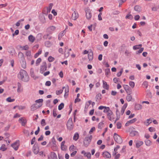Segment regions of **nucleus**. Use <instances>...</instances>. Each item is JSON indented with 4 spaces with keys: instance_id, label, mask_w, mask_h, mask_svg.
I'll return each instance as SVG.
<instances>
[{
    "instance_id": "1",
    "label": "nucleus",
    "mask_w": 159,
    "mask_h": 159,
    "mask_svg": "<svg viewBox=\"0 0 159 159\" xmlns=\"http://www.w3.org/2000/svg\"><path fill=\"white\" fill-rule=\"evenodd\" d=\"M18 79H21L25 82H27L29 80V76L26 71L21 70L19 72L17 76Z\"/></svg>"
},
{
    "instance_id": "2",
    "label": "nucleus",
    "mask_w": 159,
    "mask_h": 159,
    "mask_svg": "<svg viewBox=\"0 0 159 159\" xmlns=\"http://www.w3.org/2000/svg\"><path fill=\"white\" fill-rule=\"evenodd\" d=\"M93 137L92 135H90L89 137H86L83 141V144L84 146L87 147L89 144L92 139Z\"/></svg>"
},
{
    "instance_id": "3",
    "label": "nucleus",
    "mask_w": 159,
    "mask_h": 159,
    "mask_svg": "<svg viewBox=\"0 0 159 159\" xmlns=\"http://www.w3.org/2000/svg\"><path fill=\"white\" fill-rule=\"evenodd\" d=\"M66 126L67 129L70 130L73 129L74 125L71 118H70L68 119L67 122Z\"/></svg>"
},
{
    "instance_id": "4",
    "label": "nucleus",
    "mask_w": 159,
    "mask_h": 159,
    "mask_svg": "<svg viewBox=\"0 0 159 159\" xmlns=\"http://www.w3.org/2000/svg\"><path fill=\"white\" fill-rule=\"evenodd\" d=\"M84 10L86 13V16L87 19L88 20H90L92 16L91 10L89 7H87L85 8Z\"/></svg>"
},
{
    "instance_id": "5",
    "label": "nucleus",
    "mask_w": 159,
    "mask_h": 159,
    "mask_svg": "<svg viewBox=\"0 0 159 159\" xmlns=\"http://www.w3.org/2000/svg\"><path fill=\"white\" fill-rule=\"evenodd\" d=\"M114 138L115 141L118 143L120 144L122 142V139L121 137L116 133L114 134Z\"/></svg>"
},
{
    "instance_id": "6",
    "label": "nucleus",
    "mask_w": 159,
    "mask_h": 159,
    "mask_svg": "<svg viewBox=\"0 0 159 159\" xmlns=\"http://www.w3.org/2000/svg\"><path fill=\"white\" fill-rule=\"evenodd\" d=\"M47 65L46 61H43L42 65L40 66V73L43 74V72L47 70Z\"/></svg>"
},
{
    "instance_id": "7",
    "label": "nucleus",
    "mask_w": 159,
    "mask_h": 159,
    "mask_svg": "<svg viewBox=\"0 0 159 159\" xmlns=\"http://www.w3.org/2000/svg\"><path fill=\"white\" fill-rule=\"evenodd\" d=\"M19 141L17 140L11 144V146L15 151L18 150L19 146Z\"/></svg>"
},
{
    "instance_id": "8",
    "label": "nucleus",
    "mask_w": 159,
    "mask_h": 159,
    "mask_svg": "<svg viewBox=\"0 0 159 159\" xmlns=\"http://www.w3.org/2000/svg\"><path fill=\"white\" fill-rule=\"evenodd\" d=\"M8 51L11 56H13L16 53V51L15 49L12 47L8 48Z\"/></svg>"
},
{
    "instance_id": "9",
    "label": "nucleus",
    "mask_w": 159,
    "mask_h": 159,
    "mask_svg": "<svg viewBox=\"0 0 159 159\" xmlns=\"http://www.w3.org/2000/svg\"><path fill=\"white\" fill-rule=\"evenodd\" d=\"M103 157L108 158H110L111 157V155L110 153L107 151H105L102 153Z\"/></svg>"
},
{
    "instance_id": "10",
    "label": "nucleus",
    "mask_w": 159,
    "mask_h": 159,
    "mask_svg": "<svg viewBox=\"0 0 159 159\" xmlns=\"http://www.w3.org/2000/svg\"><path fill=\"white\" fill-rule=\"evenodd\" d=\"M33 151L35 154L38 153L39 151V148L37 145L34 144L33 148Z\"/></svg>"
},
{
    "instance_id": "11",
    "label": "nucleus",
    "mask_w": 159,
    "mask_h": 159,
    "mask_svg": "<svg viewBox=\"0 0 159 159\" xmlns=\"http://www.w3.org/2000/svg\"><path fill=\"white\" fill-rule=\"evenodd\" d=\"M18 58L20 61L25 60L24 54L21 52L18 53Z\"/></svg>"
},
{
    "instance_id": "12",
    "label": "nucleus",
    "mask_w": 159,
    "mask_h": 159,
    "mask_svg": "<svg viewBox=\"0 0 159 159\" xmlns=\"http://www.w3.org/2000/svg\"><path fill=\"white\" fill-rule=\"evenodd\" d=\"M20 123L21 125L24 126L26 123V120L25 119H24L23 117H21L18 120Z\"/></svg>"
},
{
    "instance_id": "13",
    "label": "nucleus",
    "mask_w": 159,
    "mask_h": 159,
    "mask_svg": "<svg viewBox=\"0 0 159 159\" xmlns=\"http://www.w3.org/2000/svg\"><path fill=\"white\" fill-rule=\"evenodd\" d=\"M56 29V27L54 26H51L48 28L47 29V31L49 33H51L53 31H54Z\"/></svg>"
},
{
    "instance_id": "14",
    "label": "nucleus",
    "mask_w": 159,
    "mask_h": 159,
    "mask_svg": "<svg viewBox=\"0 0 159 159\" xmlns=\"http://www.w3.org/2000/svg\"><path fill=\"white\" fill-rule=\"evenodd\" d=\"M130 136L132 137L134 136H138L139 135V133L136 131H132L130 132Z\"/></svg>"
},
{
    "instance_id": "15",
    "label": "nucleus",
    "mask_w": 159,
    "mask_h": 159,
    "mask_svg": "<svg viewBox=\"0 0 159 159\" xmlns=\"http://www.w3.org/2000/svg\"><path fill=\"white\" fill-rule=\"evenodd\" d=\"M102 82L103 88L107 90H108L109 88V85L107 84V82L104 80H102Z\"/></svg>"
},
{
    "instance_id": "16",
    "label": "nucleus",
    "mask_w": 159,
    "mask_h": 159,
    "mask_svg": "<svg viewBox=\"0 0 159 159\" xmlns=\"http://www.w3.org/2000/svg\"><path fill=\"white\" fill-rule=\"evenodd\" d=\"M20 61L21 64V66L24 69L26 67V62L25 60H24L21 61Z\"/></svg>"
},
{
    "instance_id": "17",
    "label": "nucleus",
    "mask_w": 159,
    "mask_h": 159,
    "mask_svg": "<svg viewBox=\"0 0 159 159\" xmlns=\"http://www.w3.org/2000/svg\"><path fill=\"white\" fill-rule=\"evenodd\" d=\"M143 143V141H136V147L137 148H139Z\"/></svg>"
},
{
    "instance_id": "18",
    "label": "nucleus",
    "mask_w": 159,
    "mask_h": 159,
    "mask_svg": "<svg viewBox=\"0 0 159 159\" xmlns=\"http://www.w3.org/2000/svg\"><path fill=\"white\" fill-rule=\"evenodd\" d=\"M142 108V106L140 104H135L134 106L135 110H139Z\"/></svg>"
},
{
    "instance_id": "19",
    "label": "nucleus",
    "mask_w": 159,
    "mask_h": 159,
    "mask_svg": "<svg viewBox=\"0 0 159 159\" xmlns=\"http://www.w3.org/2000/svg\"><path fill=\"white\" fill-rule=\"evenodd\" d=\"M35 105H37V104L36 103L33 104L30 107L31 111H34L39 108V106H38L39 107H36L35 106Z\"/></svg>"
},
{
    "instance_id": "20",
    "label": "nucleus",
    "mask_w": 159,
    "mask_h": 159,
    "mask_svg": "<svg viewBox=\"0 0 159 159\" xmlns=\"http://www.w3.org/2000/svg\"><path fill=\"white\" fill-rule=\"evenodd\" d=\"M51 157L52 159H57V155L54 152H51Z\"/></svg>"
},
{
    "instance_id": "21",
    "label": "nucleus",
    "mask_w": 159,
    "mask_h": 159,
    "mask_svg": "<svg viewBox=\"0 0 159 159\" xmlns=\"http://www.w3.org/2000/svg\"><path fill=\"white\" fill-rule=\"evenodd\" d=\"M93 52H90L88 54V58L89 61H92L93 58Z\"/></svg>"
},
{
    "instance_id": "22",
    "label": "nucleus",
    "mask_w": 159,
    "mask_h": 159,
    "mask_svg": "<svg viewBox=\"0 0 159 159\" xmlns=\"http://www.w3.org/2000/svg\"><path fill=\"white\" fill-rule=\"evenodd\" d=\"M134 9L135 11L139 12L141 11V7L139 5H136L134 6Z\"/></svg>"
},
{
    "instance_id": "23",
    "label": "nucleus",
    "mask_w": 159,
    "mask_h": 159,
    "mask_svg": "<svg viewBox=\"0 0 159 159\" xmlns=\"http://www.w3.org/2000/svg\"><path fill=\"white\" fill-rule=\"evenodd\" d=\"M144 142L146 145L147 146H149L152 144V142L148 139L145 140L144 141Z\"/></svg>"
},
{
    "instance_id": "24",
    "label": "nucleus",
    "mask_w": 159,
    "mask_h": 159,
    "mask_svg": "<svg viewBox=\"0 0 159 159\" xmlns=\"http://www.w3.org/2000/svg\"><path fill=\"white\" fill-rule=\"evenodd\" d=\"M28 39L32 43L34 41L35 39L34 37L32 35H30L29 36Z\"/></svg>"
},
{
    "instance_id": "25",
    "label": "nucleus",
    "mask_w": 159,
    "mask_h": 159,
    "mask_svg": "<svg viewBox=\"0 0 159 159\" xmlns=\"http://www.w3.org/2000/svg\"><path fill=\"white\" fill-rule=\"evenodd\" d=\"M79 134L78 133H75L73 137V139L75 141H77L79 139Z\"/></svg>"
},
{
    "instance_id": "26",
    "label": "nucleus",
    "mask_w": 159,
    "mask_h": 159,
    "mask_svg": "<svg viewBox=\"0 0 159 159\" xmlns=\"http://www.w3.org/2000/svg\"><path fill=\"white\" fill-rule=\"evenodd\" d=\"M53 5V4L52 3H50L49 4L48 7L47 8L48 13L50 12Z\"/></svg>"
},
{
    "instance_id": "27",
    "label": "nucleus",
    "mask_w": 159,
    "mask_h": 159,
    "mask_svg": "<svg viewBox=\"0 0 159 159\" xmlns=\"http://www.w3.org/2000/svg\"><path fill=\"white\" fill-rule=\"evenodd\" d=\"M42 52V50L39 49V50L38 52L35 54V55H34V57L35 58H37L38 57V56H39V55Z\"/></svg>"
},
{
    "instance_id": "28",
    "label": "nucleus",
    "mask_w": 159,
    "mask_h": 159,
    "mask_svg": "<svg viewBox=\"0 0 159 159\" xmlns=\"http://www.w3.org/2000/svg\"><path fill=\"white\" fill-rule=\"evenodd\" d=\"M125 18L126 19L132 20L133 18V16L132 15L128 14L126 16Z\"/></svg>"
},
{
    "instance_id": "29",
    "label": "nucleus",
    "mask_w": 159,
    "mask_h": 159,
    "mask_svg": "<svg viewBox=\"0 0 159 159\" xmlns=\"http://www.w3.org/2000/svg\"><path fill=\"white\" fill-rule=\"evenodd\" d=\"M72 19L73 20H76V19L78 18V15L77 14V15H76V13L75 11L74 12V13H73L72 14Z\"/></svg>"
},
{
    "instance_id": "30",
    "label": "nucleus",
    "mask_w": 159,
    "mask_h": 159,
    "mask_svg": "<svg viewBox=\"0 0 159 159\" xmlns=\"http://www.w3.org/2000/svg\"><path fill=\"white\" fill-rule=\"evenodd\" d=\"M5 145L4 144H2L0 148V150H2V151H5L7 149V148L5 147Z\"/></svg>"
},
{
    "instance_id": "31",
    "label": "nucleus",
    "mask_w": 159,
    "mask_h": 159,
    "mask_svg": "<svg viewBox=\"0 0 159 159\" xmlns=\"http://www.w3.org/2000/svg\"><path fill=\"white\" fill-rule=\"evenodd\" d=\"M64 103L63 102L61 103L58 106V109L59 110H62L64 107Z\"/></svg>"
},
{
    "instance_id": "32",
    "label": "nucleus",
    "mask_w": 159,
    "mask_h": 159,
    "mask_svg": "<svg viewBox=\"0 0 159 159\" xmlns=\"http://www.w3.org/2000/svg\"><path fill=\"white\" fill-rule=\"evenodd\" d=\"M105 75L107 77H108V74L110 73V71L109 68H107L105 69Z\"/></svg>"
},
{
    "instance_id": "33",
    "label": "nucleus",
    "mask_w": 159,
    "mask_h": 159,
    "mask_svg": "<svg viewBox=\"0 0 159 159\" xmlns=\"http://www.w3.org/2000/svg\"><path fill=\"white\" fill-rule=\"evenodd\" d=\"M25 55H26L27 57V59H29V57L30 58L31 56V52H30V51H27L26 52Z\"/></svg>"
},
{
    "instance_id": "34",
    "label": "nucleus",
    "mask_w": 159,
    "mask_h": 159,
    "mask_svg": "<svg viewBox=\"0 0 159 159\" xmlns=\"http://www.w3.org/2000/svg\"><path fill=\"white\" fill-rule=\"evenodd\" d=\"M102 95L100 93H99L96 95L95 98L96 99V101H97V100H100L101 99Z\"/></svg>"
},
{
    "instance_id": "35",
    "label": "nucleus",
    "mask_w": 159,
    "mask_h": 159,
    "mask_svg": "<svg viewBox=\"0 0 159 159\" xmlns=\"http://www.w3.org/2000/svg\"><path fill=\"white\" fill-rule=\"evenodd\" d=\"M41 61H42V59H41V58H38L37 60L36 61V63H35L36 65V66H38L39 65V63Z\"/></svg>"
},
{
    "instance_id": "36",
    "label": "nucleus",
    "mask_w": 159,
    "mask_h": 159,
    "mask_svg": "<svg viewBox=\"0 0 159 159\" xmlns=\"http://www.w3.org/2000/svg\"><path fill=\"white\" fill-rule=\"evenodd\" d=\"M6 101L8 102H12L15 100L14 99H11V97L7 98L6 99Z\"/></svg>"
},
{
    "instance_id": "37",
    "label": "nucleus",
    "mask_w": 159,
    "mask_h": 159,
    "mask_svg": "<svg viewBox=\"0 0 159 159\" xmlns=\"http://www.w3.org/2000/svg\"><path fill=\"white\" fill-rule=\"evenodd\" d=\"M30 75L32 78H34L35 77L34 74V69L33 68H31L30 69Z\"/></svg>"
},
{
    "instance_id": "38",
    "label": "nucleus",
    "mask_w": 159,
    "mask_h": 159,
    "mask_svg": "<svg viewBox=\"0 0 159 159\" xmlns=\"http://www.w3.org/2000/svg\"><path fill=\"white\" fill-rule=\"evenodd\" d=\"M65 57H68L70 55V53L69 52V50H66L64 52Z\"/></svg>"
},
{
    "instance_id": "39",
    "label": "nucleus",
    "mask_w": 159,
    "mask_h": 159,
    "mask_svg": "<svg viewBox=\"0 0 159 159\" xmlns=\"http://www.w3.org/2000/svg\"><path fill=\"white\" fill-rule=\"evenodd\" d=\"M57 109L56 108H55L53 110V113L52 114L53 116L54 117H55L57 116Z\"/></svg>"
},
{
    "instance_id": "40",
    "label": "nucleus",
    "mask_w": 159,
    "mask_h": 159,
    "mask_svg": "<svg viewBox=\"0 0 159 159\" xmlns=\"http://www.w3.org/2000/svg\"><path fill=\"white\" fill-rule=\"evenodd\" d=\"M55 60L54 58L52 57L51 56H50L48 58V60L50 62H52Z\"/></svg>"
},
{
    "instance_id": "41",
    "label": "nucleus",
    "mask_w": 159,
    "mask_h": 159,
    "mask_svg": "<svg viewBox=\"0 0 159 159\" xmlns=\"http://www.w3.org/2000/svg\"><path fill=\"white\" fill-rule=\"evenodd\" d=\"M51 148L53 151H56L57 149V147L56 144H54L51 147Z\"/></svg>"
},
{
    "instance_id": "42",
    "label": "nucleus",
    "mask_w": 159,
    "mask_h": 159,
    "mask_svg": "<svg viewBox=\"0 0 159 159\" xmlns=\"http://www.w3.org/2000/svg\"><path fill=\"white\" fill-rule=\"evenodd\" d=\"M128 95H130L132 93V89L131 88H130L129 89L125 90Z\"/></svg>"
},
{
    "instance_id": "43",
    "label": "nucleus",
    "mask_w": 159,
    "mask_h": 159,
    "mask_svg": "<svg viewBox=\"0 0 159 159\" xmlns=\"http://www.w3.org/2000/svg\"><path fill=\"white\" fill-rule=\"evenodd\" d=\"M41 124L43 126L46 125V123L45 120L44 119H43L42 120L41 122Z\"/></svg>"
},
{
    "instance_id": "44",
    "label": "nucleus",
    "mask_w": 159,
    "mask_h": 159,
    "mask_svg": "<svg viewBox=\"0 0 159 159\" xmlns=\"http://www.w3.org/2000/svg\"><path fill=\"white\" fill-rule=\"evenodd\" d=\"M123 71V68L121 69L120 71L117 73V76L118 77H120L121 76V74H122Z\"/></svg>"
},
{
    "instance_id": "45",
    "label": "nucleus",
    "mask_w": 159,
    "mask_h": 159,
    "mask_svg": "<svg viewBox=\"0 0 159 159\" xmlns=\"http://www.w3.org/2000/svg\"><path fill=\"white\" fill-rule=\"evenodd\" d=\"M43 102V99H39L38 100H37L35 101V102L37 103H38L39 104H42V102Z\"/></svg>"
},
{
    "instance_id": "46",
    "label": "nucleus",
    "mask_w": 159,
    "mask_h": 159,
    "mask_svg": "<svg viewBox=\"0 0 159 159\" xmlns=\"http://www.w3.org/2000/svg\"><path fill=\"white\" fill-rule=\"evenodd\" d=\"M110 109L109 107H106L105 106L104 108L103 111L104 113H107L108 111H109Z\"/></svg>"
},
{
    "instance_id": "47",
    "label": "nucleus",
    "mask_w": 159,
    "mask_h": 159,
    "mask_svg": "<svg viewBox=\"0 0 159 159\" xmlns=\"http://www.w3.org/2000/svg\"><path fill=\"white\" fill-rule=\"evenodd\" d=\"M129 84L130 86L132 88H133L134 87L135 83L133 81H129Z\"/></svg>"
},
{
    "instance_id": "48",
    "label": "nucleus",
    "mask_w": 159,
    "mask_h": 159,
    "mask_svg": "<svg viewBox=\"0 0 159 159\" xmlns=\"http://www.w3.org/2000/svg\"><path fill=\"white\" fill-rule=\"evenodd\" d=\"M84 156L87 157L88 159H90L91 157V153L90 152H88L86 153V154Z\"/></svg>"
},
{
    "instance_id": "49",
    "label": "nucleus",
    "mask_w": 159,
    "mask_h": 159,
    "mask_svg": "<svg viewBox=\"0 0 159 159\" xmlns=\"http://www.w3.org/2000/svg\"><path fill=\"white\" fill-rule=\"evenodd\" d=\"M132 99V97L131 95H128L126 97V99L128 102L130 101Z\"/></svg>"
},
{
    "instance_id": "50",
    "label": "nucleus",
    "mask_w": 159,
    "mask_h": 159,
    "mask_svg": "<svg viewBox=\"0 0 159 159\" xmlns=\"http://www.w3.org/2000/svg\"><path fill=\"white\" fill-rule=\"evenodd\" d=\"M137 120V119L136 118H134L130 120H129L128 121H129V123L131 124H132V123H134V122H135Z\"/></svg>"
},
{
    "instance_id": "51",
    "label": "nucleus",
    "mask_w": 159,
    "mask_h": 159,
    "mask_svg": "<svg viewBox=\"0 0 159 159\" xmlns=\"http://www.w3.org/2000/svg\"><path fill=\"white\" fill-rule=\"evenodd\" d=\"M120 13V11H113L112 13L111 14V15H118Z\"/></svg>"
},
{
    "instance_id": "52",
    "label": "nucleus",
    "mask_w": 159,
    "mask_h": 159,
    "mask_svg": "<svg viewBox=\"0 0 159 159\" xmlns=\"http://www.w3.org/2000/svg\"><path fill=\"white\" fill-rule=\"evenodd\" d=\"M143 50H144V48H141L139 49V50L138 51H137L136 52V54H138L139 53H142V52L143 51Z\"/></svg>"
},
{
    "instance_id": "53",
    "label": "nucleus",
    "mask_w": 159,
    "mask_h": 159,
    "mask_svg": "<svg viewBox=\"0 0 159 159\" xmlns=\"http://www.w3.org/2000/svg\"><path fill=\"white\" fill-rule=\"evenodd\" d=\"M63 91V90L62 89H60L59 90H57L56 91V94L57 95H60L61 94Z\"/></svg>"
},
{
    "instance_id": "54",
    "label": "nucleus",
    "mask_w": 159,
    "mask_h": 159,
    "mask_svg": "<svg viewBox=\"0 0 159 159\" xmlns=\"http://www.w3.org/2000/svg\"><path fill=\"white\" fill-rule=\"evenodd\" d=\"M126 146H124L122 148L121 151L120 152L121 153H123L125 152H126Z\"/></svg>"
},
{
    "instance_id": "55",
    "label": "nucleus",
    "mask_w": 159,
    "mask_h": 159,
    "mask_svg": "<svg viewBox=\"0 0 159 159\" xmlns=\"http://www.w3.org/2000/svg\"><path fill=\"white\" fill-rule=\"evenodd\" d=\"M117 128L118 129H120L121 128V124L120 122H118L116 123Z\"/></svg>"
},
{
    "instance_id": "56",
    "label": "nucleus",
    "mask_w": 159,
    "mask_h": 159,
    "mask_svg": "<svg viewBox=\"0 0 159 159\" xmlns=\"http://www.w3.org/2000/svg\"><path fill=\"white\" fill-rule=\"evenodd\" d=\"M123 87L125 91L130 88L128 85L126 84L124 85Z\"/></svg>"
},
{
    "instance_id": "57",
    "label": "nucleus",
    "mask_w": 159,
    "mask_h": 159,
    "mask_svg": "<svg viewBox=\"0 0 159 159\" xmlns=\"http://www.w3.org/2000/svg\"><path fill=\"white\" fill-rule=\"evenodd\" d=\"M97 49L99 50H102V45H98L97 46Z\"/></svg>"
},
{
    "instance_id": "58",
    "label": "nucleus",
    "mask_w": 159,
    "mask_h": 159,
    "mask_svg": "<svg viewBox=\"0 0 159 159\" xmlns=\"http://www.w3.org/2000/svg\"><path fill=\"white\" fill-rule=\"evenodd\" d=\"M152 120L151 119H148L147 120V122L146 123V125L147 126L149 124H150L152 122Z\"/></svg>"
},
{
    "instance_id": "59",
    "label": "nucleus",
    "mask_w": 159,
    "mask_h": 159,
    "mask_svg": "<svg viewBox=\"0 0 159 159\" xmlns=\"http://www.w3.org/2000/svg\"><path fill=\"white\" fill-rule=\"evenodd\" d=\"M22 48L23 50H27L29 49V47L27 45L23 46Z\"/></svg>"
},
{
    "instance_id": "60",
    "label": "nucleus",
    "mask_w": 159,
    "mask_h": 159,
    "mask_svg": "<svg viewBox=\"0 0 159 159\" xmlns=\"http://www.w3.org/2000/svg\"><path fill=\"white\" fill-rule=\"evenodd\" d=\"M92 102V101L91 100H89L88 101V102H87L86 104L85 107H87L88 108L89 106L90 105L91 103Z\"/></svg>"
},
{
    "instance_id": "61",
    "label": "nucleus",
    "mask_w": 159,
    "mask_h": 159,
    "mask_svg": "<svg viewBox=\"0 0 159 159\" xmlns=\"http://www.w3.org/2000/svg\"><path fill=\"white\" fill-rule=\"evenodd\" d=\"M113 112L111 110H110V109L109 110V111H108V112H107V116H110L112 115L113 114Z\"/></svg>"
},
{
    "instance_id": "62",
    "label": "nucleus",
    "mask_w": 159,
    "mask_h": 159,
    "mask_svg": "<svg viewBox=\"0 0 159 159\" xmlns=\"http://www.w3.org/2000/svg\"><path fill=\"white\" fill-rule=\"evenodd\" d=\"M50 42L49 41H46L45 43V46L47 47H49L50 46Z\"/></svg>"
},
{
    "instance_id": "63",
    "label": "nucleus",
    "mask_w": 159,
    "mask_h": 159,
    "mask_svg": "<svg viewBox=\"0 0 159 159\" xmlns=\"http://www.w3.org/2000/svg\"><path fill=\"white\" fill-rule=\"evenodd\" d=\"M159 8V6H156L152 8V10L153 11H156Z\"/></svg>"
},
{
    "instance_id": "64",
    "label": "nucleus",
    "mask_w": 159,
    "mask_h": 159,
    "mask_svg": "<svg viewBox=\"0 0 159 159\" xmlns=\"http://www.w3.org/2000/svg\"><path fill=\"white\" fill-rule=\"evenodd\" d=\"M75 146L73 145H72L70 147L69 150L70 151H72L74 150Z\"/></svg>"
}]
</instances>
